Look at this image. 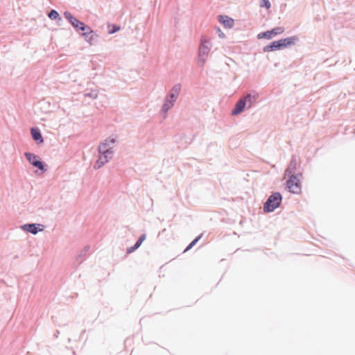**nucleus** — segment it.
Here are the masks:
<instances>
[{
  "label": "nucleus",
  "mask_w": 355,
  "mask_h": 355,
  "mask_svg": "<svg viewBox=\"0 0 355 355\" xmlns=\"http://www.w3.org/2000/svg\"><path fill=\"white\" fill-rule=\"evenodd\" d=\"M107 142H110L114 144L115 142V139H109L106 141L105 143L102 144L99 146V152L102 153V155L98 157L96 163L94 166L95 168H100L104 164L108 162V157H110V155L112 154V151L107 148Z\"/></svg>",
  "instance_id": "nucleus-1"
},
{
  "label": "nucleus",
  "mask_w": 355,
  "mask_h": 355,
  "mask_svg": "<svg viewBox=\"0 0 355 355\" xmlns=\"http://www.w3.org/2000/svg\"><path fill=\"white\" fill-rule=\"evenodd\" d=\"M210 42L202 37L200 40V44L198 51V63L200 67H202L205 62V57L207 56L210 51Z\"/></svg>",
  "instance_id": "nucleus-2"
},
{
  "label": "nucleus",
  "mask_w": 355,
  "mask_h": 355,
  "mask_svg": "<svg viewBox=\"0 0 355 355\" xmlns=\"http://www.w3.org/2000/svg\"><path fill=\"white\" fill-rule=\"evenodd\" d=\"M282 195L279 193L272 194L263 205V209L266 212H270L277 208L282 202Z\"/></svg>",
  "instance_id": "nucleus-3"
},
{
  "label": "nucleus",
  "mask_w": 355,
  "mask_h": 355,
  "mask_svg": "<svg viewBox=\"0 0 355 355\" xmlns=\"http://www.w3.org/2000/svg\"><path fill=\"white\" fill-rule=\"evenodd\" d=\"M285 29L284 27L282 26H277L271 30H268L266 31H263L259 33L257 38L258 40L261 39H266V40H271L274 37L280 35L284 32Z\"/></svg>",
  "instance_id": "nucleus-4"
},
{
  "label": "nucleus",
  "mask_w": 355,
  "mask_h": 355,
  "mask_svg": "<svg viewBox=\"0 0 355 355\" xmlns=\"http://www.w3.org/2000/svg\"><path fill=\"white\" fill-rule=\"evenodd\" d=\"M254 100L255 96H252L250 94L246 96L244 98L241 99L239 101L237 102L235 108L232 110V114L237 115L239 113H241L243 110L247 102H249L248 107H250L252 105V102L254 101Z\"/></svg>",
  "instance_id": "nucleus-5"
},
{
  "label": "nucleus",
  "mask_w": 355,
  "mask_h": 355,
  "mask_svg": "<svg viewBox=\"0 0 355 355\" xmlns=\"http://www.w3.org/2000/svg\"><path fill=\"white\" fill-rule=\"evenodd\" d=\"M290 192L298 194L301 192V183L295 175H291L286 182Z\"/></svg>",
  "instance_id": "nucleus-6"
},
{
  "label": "nucleus",
  "mask_w": 355,
  "mask_h": 355,
  "mask_svg": "<svg viewBox=\"0 0 355 355\" xmlns=\"http://www.w3.org/2000/svg\"><path fill=\"white\" fill-rule=\"evenodd\" d=\"M64 17L77 32L79 33L80 31L82 26L85 24L84 22L78 19L69 11L64 12Z\"/></svg>",
  "instance_id": "nucleus-7"
},
{
  "label": "nucleus",
  "mask_w": 355,
  "mask_h": 355,
  "mask_svg": "<svg viewBox=\"0 0 355 355\" xmlns=\"http://www.w3.org/2000/svg\"><path fill=\"white\" fill-rule=\"evenodd\" d=\"M299 41L297 35L288 37L277 40L279 50L295 45Z\"/></svg>",
  "instance_id": "nucleus-8"
},
{
  "label": "nucleus",
  "mask_w": 355,
  "mask_h": 355,
  "mask_svg": "<svg viewBox=\"0 0 355 355\" xmlns=\"http://www.w3.org/2000/svg\"><path fill=\"white\" fill-rule=\"evenodd\" d=\"M178 96V92H173L170 94L169 98H166L165 103L162 106V110L166 113L171 107L173 105V103L175 101Z\"/></svg>",
  "instance_id": "nucleus-9"
},
{
  "label": "nucleus",
  "mask_w": 355,
  "mask_h": 355,
  "mask_svg": "<svg viewBox=\"0 0 355 355\" xmlns=\"http://www.w3.org/2000/svg\"><path fill=\"white\" fill-rule=\"evenodd\" d=\"M218 21L223 25L225 28H231L234 25V20L227 15H218Z\"/></svg>",
  "instance_id": "nucleus-10"
},
{
  "label": "nucleus",
  "mask_w": 355,
  "mask_h": 355,
  "mask_svg": "<svg viewBox=\"0 0 355 355\" xmlns=\"http://www.w3.org/2000/svg\"><path fill=\"white\" fill-rule=\"evenodd\" d=\"M25 156L26 159L35 167H37L38 168L41 170H44V166L42 163L37 159V157L31 153H25Z\"/></svg>",
  "instance_id": "nucleus-11"
},
{
  "label": "nucleus",
  "mask_w": 355,
  "mask_h": 355,
  "mask_svg": "<svg viewBox=\"0 0 355 355\" xmlns=\"http://www.w3.org/2000/svg\"><path fill=\"white\" fill-rule=\"evenodd\" d=\"M48 17L51 20L57 21L58 24H60V22L62 21V18L60 17L59 12L57 10H54V9H51L48 12Z\"/></svg>",
  "instance_id": "nucleus-12"
},
{
  "label": "nucleus",
  "mask_w": 355,
  "mask_h": 355,
  "mask_svg": "<svg viewBox=\"0 0 355 355\" xmlns=\"http://www.w3.org/2000/svg\"><path fill=\"white\" fill-rule=\"evenodd\" d=\"M275 51H279L277 40L271 42L263 48V52H271Z\"/></svg>",
  "instance_id": "nucleus-13"
},
{
  "label": "nucleus",
  "mask_w": 355,
  "mask_h": 355,
  "mask_svg": "<svg viewBox=\"0 0 355 355\" xmlns=\"http://www.w3.org/2000/svg\"><path fill=\"white\" fill-rule=\"evenodd\" d=\"M146 239V234H142L139 239H138V241L136 242V243L135 244L134 246L132 247H130V248H128L127 249V253L128 254H130V253H132V252H134L136 249H137L139 247H140V245H141V243H143V241Z\"/></svg>",
  "instance_id": "nucleus-14"
},
{
  "label": "nucleus",
  "mask_w": 355,
  "mask_h": 355,
  "mask_svg": "<svg viewBox=\"0 0 355 355\" xmlns=\"http://www.w3.org/2000/svg\"><path fill=\"white\" fill-rule=\"evenodd\" d=\"M31 135L34 140L39 141L40 143L43 142V139L42 135L38 129L32 128L31 129Z\"/></svg>",
  "instance_id": "nucleus-15"
},
{
  "label": "nucleus",
  "mask_w": 355,
  "mask_h": 355,
  "mask_svg": "<svg viewBox=\"0 0 355 355\" xmlns=\"http://www.w3.org/2000/svg\"><path fill=\"white\" fill-rule=\"evenodd\" d=\"M23 228L26 231L29 232L34 234H37L38 232L37 227L35 224L25 225H24Z\"/></svg>",
  "instance_id": "nucleus-16"
},
{
  "label": "nucleus",
  "mask_w": 355,
  "mask_h": 355,
  "mask_svg": "<svg viewBox=\"0 0 355 355\" xmlns=\"http://www.w3.org/2000/svg\"><path fill=\"white\" fill-rule=\"evenodd\" d=\"M98 35L94 33V31H92V33L89 35V37L86 40L90 45L94 44L97 42Z\"/></svg>",
  "instance_id": "nucleus-17"
},
{
  "label": "nucleus",
  "mask_w": 355,
  "mask_h": 355,
  "mask_svg": "<svg viewBox=\"0 0 355 355\" xmlns=\"http://www.w3.org/2000/svg\"><path fill=\"white\" fill-rule=\"evenodd\" d=\"M108 28H109V30L107 31L108 33L112 35V34H114V33L118 32L120 30L121 27L117 24H113L111 25H108Z\"/></svg>",
  "instance_id": "nucleus-18"
},
{
  "label": "nucleus",
  "mask_w": 355,
  "mask_h": 355,
  "mask_svg": "<svg viewBox=\"0 0 355 355\" xmlns=\"http://www.w3.org/2000/svg\"><path fill=\"white\" fill-rule=\"evenodd\" d=\"M260 7L269 9L271 7V3L269 0H261Z\"/></svg>",
  "instance_id": "nucleus-19"
},
{
  "label": "nucleus",
  "mask_w": 355,
  "mask_h": 355,
  "mask_svg": "<svg viewBox=\"0 0 355 355\" xmlns=\"http://www.w3.org/2000/svg\"><path fill=\"white\" fill-rule=\"evenodd\" d=\"M82 31V33H88L89 32V33H92V31H93L92 28L86 25L85 24H83V26H82V29L80 30Z\"/></svg>",
  "instance_id": "nucleus-20"
},
{
  "label": "nucleus",
  "mask_w": 355,
  "mask_h": 355,
  "mask_svg": "<svg viewBox=\"0 0 355 355\" xmlns=\"http://www.w3.org/2000/svg\"><path fill=\"white\" fill-rule=\"evenodd\" d=\"M200 239V236H198L196 239H195L186 248L185 251H188L190 250L196 243L197 241Z\"/></svg>",
  "instance_id": "nucleus-21"
},
{
  "label": "nucleus",
  "mask_w": 355,
  "mask_h": 355,
  "mask_svg": "<svg viewBox=\"0 0 355 355\" xmlns=\"http://www.w3.org/2000/svg\"><path fill=\"white\" fill-rule=\"evenodd\" d=\"M217 31L218 32V37L220 38L225 37V34L220 31V28L217 27Z\"/></svg>",
  "instance_id": "nucleus-22"
},
{
  "label": "nucleus",
  "mask_w": 355,
  "mask_h": 355,
  "mask_svg": "<svg viewBox=\"0 0 355 355\" xmlns=\"http://www.w3.org/2000/svg\"><path fill=\"white\" fill-rule=\"evenodd\" d=\"M90 35L89 32L88 33H81V35L85 38V41L87 40V38L89 37V35Z\"/></svg>",
  "instance_id": "nucleus-23"
},
{
  "label": "nucleus",
  "mask_w": 355,
  "mask_h": 355,
  "mask_svg": "<svg viewBox=\"0 0 355 355\" xmlns=\"http://www.w3.org/2000/svg\"><path fill=\"white\" fill-rule=\"evenodd\" d=\"M172 89H180V84H176L175 85Z\"/></svg>",
  "instance_id": "nucleus-24"
}]
</instances>
